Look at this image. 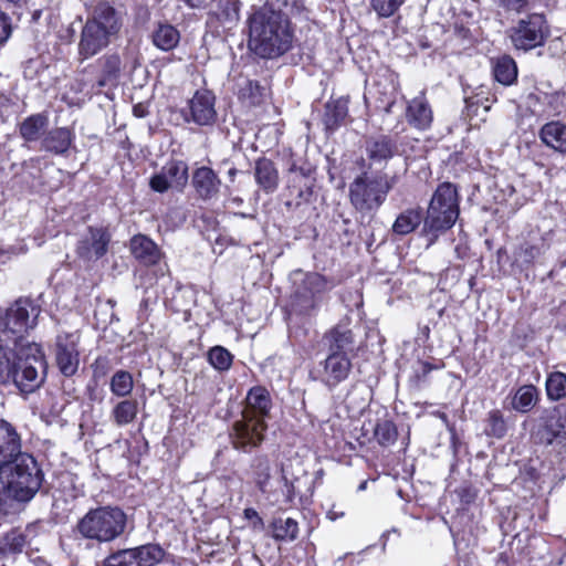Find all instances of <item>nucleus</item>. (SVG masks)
Instances as JSON below:
<instances>
[{
	"instance_id": "18",
	"label": "nucleus",
	"mask_w": 566,
	"mask_h": 566,
	"mask_svg": "<svg viewBox=\"0 0 566 566\" xmlns=\"http://www.w3.org/2000/svg\"><path fill=\"white\" fill-rule=\"evenodd\" d=\"M354 338L349 328L337 325L326 332L322 337V346L328 354L348 355L353 349Z\"/></svg>"
},
{
	"instance_id": "48",
	"label": "nucleus",
	"mask_w": 566,
	"mask_h": 566,
	"mask_svg": "<svg viewBox=\"0 0 566 566\" xmlns=\"http://www.w3.org/2000/svg\"><path fill=\"white\" fill-rule=\"evenodd\" d=\"M11 34V24L9 18L0 13V44L4 43Z\"/></svg>"
},
{
	"instance_id": "19",
	"label": "nucleus",
	"mask_w": 566,
	"mask_h": 566,
	"mask_svg": "<svg viewBox=\"0 0 566 566\" xmlns=\"http://www.w3.org/2000/svg\"><path fill=\"white\" fill-rule=\"evenodd\" d=\"M129 249L134 258L144 265H155L161 259L158 245L147 235L136 234L130 239Z\"/></svg>"
},
{
	"instance_id": "43",
	"label": "nucleus",
	"mask_w": 566,
	"mask_h": 566,
	"mask_svg": "<svg viewBox=\"0 0 566 566\" xmlns=\"http://www.w3.org/2000/svg\"><path fill=\"white\" fill-rule=\"evenodd\" d=\"M208 360L214 369L226 371L230 369L233 356L227 348L214 346L208 352Z\"/></svg>"
},
{
	"instance_id": "51",
	"label": "nucleus",
	"mask_w": 566,
	"mask_h": 566,
	"mask_svg": "<svg viewBox=\"0 0 566 566\" xmlns=\"http://www.w3.org/2000/svg\"><path fill=\"white\" fill-rule=\"evenodd\" d=\"M244 516L248 520L255 518L259 523H261V517L259 516L258 512L254 509H251V507L245 509L244 510Z\"/></svg>"
},
{
	"instance_id": "33",
	"label": "nucleus",
	"mask_w": 566,
	"mask_h": 566,
	"mask_svg": "<svg viewBox=\"0 0 566 566\" xmlns=\"http://www.w3.org/2000/svg\"><path fill=\"white\" fill-rule=\"evenodd\" d=\"M298 524L291 517H277L272 522V535L281 542H292L297 537Z\"/></svg>"
},
{
	"instance_id": "36",
	"label": "nucleus",
	"mask_w": 566,
	"mask_h": 566,
	"mask_svg": "<svg viewBox=\"0 0 566 566\" xmlns=\"http://www.w3.org/2000/svg\"><path fill=\"white\" fill-rule=\"evenodd\" d=\"M138 566H154L165 556L164 549L157 544H146L134 547Z\"/></svg>"
},
{
	"instance_id": "8",
	"label": "nucleus",
	"mask_w": 566,
	"mask_h": 566,
	"mask_svg": "<svg viewBox=\"0 0 566 566\" xmlns=\"http://www.w3.org/2000/svg\"><path fill=\"white\" fill-rule=\"evenodd\" d=\"M189 180L188 165L181 159H170L150 180V188L159 193L169 189L182 192Z\"/></svg>"
},
{
	"instance_id": "40",
	"label": "nucleus",
	"mask_w": 566,
	"mask_h": 566,
	"mask_svg": "<svg viewBox=\"0 0 566 566\" xmlns=\"http://www.w3.org/2000/svg\"><path fill=\"white\" fill-rule=\"evenodd\" d=\"M537 398V389L533 385L522 386L514 395V409L526 412L533 408Z\"/></svg>"
},
{
	"instance_id": "58",
	"label": "nucleus",
	"mask_w": 566,
	"mask_h": 566,
	"mask_svg": "<svg viewBox=\"0 0 566 566\" xmlns=\"http://www.w3.org/2000/svg\"><path fill=\"white\" fill-rule=\"evenodd\" d=\"M437 417L442 421V422H448V417L444 412H438L437 413Z\"/></svg>"
},
{
	"instance_id": "22",
	"label": "nucleus",
	"mask_w": 566,
	"mask_h": 566,
	"mask_svg": "<svg viewBox=\"0 0 566 566\" xmlns=\"http://www.w3.org/2000/svg\"><path fill=\"white\" fill-rule=\"evenodd\" d=\"M49 117L44 113L28 116L19 125V134L25 143H35L44 137Z\"/></svg>"
},
{
	"instance_id": "45",
	"label": "nucleus",
	"mask_w": 566,
	"mask_h": 566,
	"mask_svg": "<svg viewBox=\"0 0 566 566\" xmlns=\"http://www.w3.org/2000/svg\"><path fill=\"white\" fill-rule=\"evenodd\" d=\"M24 545V537L17 531H11L0 538V555L21 552Z\"/></svg>"
},
{
	"instance_id": "23",
	"label": "nucleus",
	"mask_w": 566,
	"mask_h": 566,
	"mask_svg": "<svg viewBox=\"0 0 566 566\" xmlns=\"http://www.w3.org/2000/svg\"><path fill=\"white\" fill-rule=\"evenodd\" d=\"M539 138L547 147L558 151L560 154H566V124L553 120L546 123L539 129Z\"/></svg>"
},
{
	"instance_id": "16",
	"label": "nucleus",
	"mask_w": 566,
	"mask_h": 566,
	"mask_svg": "<svg viewBox=\"0 0 566 566\" xmlns=\"http://www.w3.org/2000/svg\"><path fill=\"white\" fill-rule=\"evenodd\" d=\"M365 150L370 165H381L398 154V145L392 136L378 135L366 140Z\"/></svg>"
},
{
	"instance_id": "37",
	"label": "nucleus",
	"mask_w": 566,
	"mask_h": 566,
	"mask_svg": "<svg viewBox=\"0 0 566 566\" xmlns=\"http://www.w3.org/2000/svg\"><path fill=\"white\" fill-rule=\"evenodd\" d=\"M264 87L258 81L245 80L239 87L238 96L248 105L255 106L262 103Z\"/></svg>"
},
{
	"instance_id": "10",
	"label": "nucleus",
	"mask_w": 566,
	"mask_h": 566,
	"mask_svg": "<svg viewBox=\"0 0 566 566\" xmlns=\"http://www.w3.org/2000/svg\"><path fill=\"white\" fill-rule=\"evenodd\" d=\"M111 234L106 229L90 227L87 234L78 241L76 253L86 261L98 260L106 254Z\"/></svg>"
},
{
	"instance_id": "61",
	"label": "nucleus",
	"mask_w": 566,
	"mask_h": 566,
	"mask_svg": "<svg viewBox=\"0 0 566 566\" xmlns=\"http://www.w3.org/2000/svg\"><path fill=\"white\" fill-rule=\"evenodd\" d=\"M0 424L7 426V424H9V423H8L7 421H4V420H1V421H0Z\"/></svg>"
},
{
	"instance_id": "26",
	"label": "nucleus",
	"mask_w": 566,
	"mask_h": 566,
	"mask_svg": "<svg viewBox=\"0 0 566 566\" xmlns=\"http://www.w3.org/2000/svg\"><path fill=\"white\" fill-rule=\"evenodd\" d=\"M259 427H230L228 432L235 449H248L256 447L263 439Z\"/></svg>"
},
{
	"instance_id": "54",
	"label": "nucleus",
	"mask_w": 566,
	"mask_h": 566,
	"mask_svg": "<svg viewBox=\"0 0 566 566\" xmlns=\"http://www.w3.org/2000/svg\"><path fill=\"white\" fill-rule=\"evenodd\" d=\"M432 370V366L428 363H421V373L427 376Z\"/></svg>"
},
{
	"instance_id": "2",
	"label": "nucleus",
	"mask_w": 566,
	"mask_h": 566,
	"mask_svg": "<svg viewBox=\"0 0 566 566\" xmlns=\"http://www.w3.org/2000/svg\"><path fill=\"white\" fill-rule=\"evenodd\" d=\"M248 27L249 48L262 59H276L292 46L291 22L282 12L259 8L249 17Z\"/></svg>"
},
{
	"instance_id": "24",
	"label": "nucleus",
	"mask_w": 566,
	"mask_h": 566,
	"mask_svg": "<svg viewBox=\"0 0 566 566\" xmlns=\"http://www.w3.org/2000/svg\"><path fill=\"white\" fill-rule=\"evenodd\" d=\"M86 21H94L111 38L120 29V20L116 10L107 2L98 3L92 18Z\"/></svg>"
},
{
	"instance_id": "46",
	"label": "nucleus",
	"mask_w": 566,
	"mask_h": 566,
	"mask_svg": "<svg viewBox=\"0 0 566 566\" xmlns=\"http://www.w3.org/2000/svg\"><path fill=\"white\" fill-rule=\"evenodd\" d=\"M370 8L377 13L379 18L392 17L405 0H368Z\"/></svg>"
},
{
	"instance_id": "20",
	"label": "nucleus",
	"mask_w": 566,
	"mask_h": 566,
	"mask_svg": "<svg viewBox=\"0 0 566 566\" xmlns=\"http://www.w3.org/2000/svg\"><path fill=\"white\" fill-rule=\"evenodd\" d=\"M75 138L74 130L69 127H56L44 134L41 149L54 155H64Z\"/></svg>"
},
{
	"instance_id": "39",
	"label": "nucleus",
	"mask_w": 566,
	"mask_h": 566,
	"mask_svg": "<svg viewBox=\"0 0 566 566\" xmlns=\"http://www.w3.org/2000/svg\"><path fill=\"white\" fill-rule=\"evenodd\" d=\"M262 8H269L270 11L282 12L285 17L289 14H301L305 8V0H266Z\"/></svg>"
},
{
	"instance_id": "3",
	"label": "nucleus",
	"mask_w": 566,
	"mask_h": 566,
	"mask_svg": "<svg viewBox=\"0 0 566 566\" xmlns=\"http://www.w3.org/2000/svg\"><path fill=\"white\" fill-rule=\"evenodd\" d=\"M127 516L117 506H101L90 510L76 525L77 532L87 539L109 543L118 538L126 528Z\"/></svg>"
},
{
	"instance_id": "31",
	"label": "nucleus",
	"mask_w": 566,
	"mask_h": 566,
	"mask_svg": "<svg viewBox=\"0 0 566 566\" xmlns=\"http://www.w3.org/2000/svg\"><path fill=\"white\" fill-rule=\"evenodd\" d=\"M102 67V74L98 80V86L104 87L108 84L115 83L120 73V57L116 53L106 54L98 59Z\"/></svg>"
},
{
	"instance_id": "62",
	"label": "nucleus",
	"mask_w": 566,
	"mask_h": 566,
	"mask_svg": "<svg viewBox=\"0 0 566 566\" xmlns=\"http://www.w3.org/2000/svg\"><path fill=\"white\" fill-rule=\"evenodd\" d=\"M234 424L240 426L243 424L241 421H237Z\"/></svg>"
},
{
	"instance_id": "52",
	"label": "nucleus",
	"mask_w": 566,
	"mask_h": 566,
	"mask_svg": "<svg viewBox=\"0 0 566 566\" xmlns=\"http://www.w3.org/2000/svg\"><path fill=\"white\" fill-rule=\"evenodd\" d=\"M291 172H297L300 174L302 177H306L310 172H311V169H304V168H297L295 165H293L290 169Z\"/></svg>"
},
{
	"instance_id": "4",
	"label": "nucleus",
	"mask_w": 566,
	"mask_h": 566,
	"mask_svg": "<svg viewBox=\"0 0 566 566\" xmlns=\"http://www.w3.org/2000/svg\"><path fill=\"white\" fill-rule=\"evenodd\" d=\"M395 184L396 177H389L387 174L369 176L364 171L349 185L350 203L360 214H373L386 201Z\"/></svg>"
},
{
	"instance_id": "30",
	"label": "nucleus",
	"mask_w": 566,
	"mask_h": 566,
	"mask_svg": "<svg viewBox=\"0 0 566 566\" xmlns=\"http://www.w3.org/2000/svg\"><path fill=\"white\" fill-rule=\"evenodd\" d=\"M494 78L503 84L511 85L517 77V66L515 61L509 55H502L493 61Z\"/></svg>"
},
{
	"instance_id": "15",
	"label": "nucleus",
	"mask_w": 566,
	"mask_h": 566,
	"mask_svg": "<svg viewBox=\"0 0 566 566\" xmlns=\"http://www.w3.org/2000/svg\"><path fill=\"white\" fill-rule=\"evenodd\" d=\"M406 120L412 128L418 130H427L431 127L433 111L423 92L408 102Z\"/></svg>"
},
{
	"instance_id": "6",
	"label": "nucleus",
	"mask_w": 566,
	"mask_h": 566,
	"mask_svg": "<svg viewBox=\"0 0 566 566\" xmlns=\"http://www.w3.org/2000/svg\"><path fill=\"white\" fill-rule=\"evenodd\" d=\"M513 46L528 51L542 45L547 36L546 20L543 14L533 13L517 21L509 30Z\"/></svg>"
},
{
	"instance_id": "29",
	"label": "nucleus",
	"mask_w": 566,
	"mask_h": 566,
	"mask_svg": "<svg viewBox=\"0 0 566 566\" xmlns=\"http://www.w3.org/2000/svg\"><path fill=\"white\" fill-rule=\"evenodd\" d=\"M422 220L423 216L421 209H407L396 218L392 224V232L397 235H407L415 231Z\"/></svg>"
},
{
	"instance_id": "49",
	"label": "nucleus",
	"mask_w": 566,
	"mask_h": 566,
	"mask_svg": "<svg viewBox=\"0 0 566 566\" xmlns=\"http://www.w3.org/2000/svg\"><path fill=\"white\" fill-rule=\"evenodd\" d=\"M520 255L525 262H532L538 255V249L534 245L522 247Z\"/></svg>"
},
{
	"instance_id": "56",
	"label": "nucleus",
	"mask_w": 566,
	"mask_h": 566,
	"mask_svg": "<svg viewBox=\"0 0 566 566\" xmlns=\"http://www.w3.org/2000/svg\"><path fill=\"white\" fill-rule=\"evenodd\" d=\"M238 174V170L235 168H230L228 171V176L231 180L234 179L235 175Z\"/></svg>"
},
{
	"instance_id": "14",
	"label": "nucleus",
	"mask_w": 566,
	"mask_h": 566,
	"mask_svg": "<svg viewBox=\"0 0 566 566\" xmlns=\"http://www.w3.org/2000/svg\"><path fill=\"white\" fill-rule=\"evenodd\" d=\"M327 289L325 279L318 273L307 274L303 281V290L295 293V305L301 313H308L316 307L315 296Z\"/></svg>"
},
{
	"instance_id": "12",
	"label": "nucleus",
	"mask_w": 566,
	"mask_h": 566,
	"mask_svg": "<svg viewBox=\"0 0 566 566\" xmlns=\"http://www.w3.org/2000/svg\"><path fill=\"white\" fill-rule=\"evenodd\" d=\"M321 365L323 369L319 371V378L329 388H334L344 381L352 369L348 355L328 354Z\"/></svg>"
},
{
	"instance_id": "13",
	"label": "nucleus",
	"mask_w": 566,
	"mask_h": 566,
	"mask_svg": "<svg viewBox=\"0 0 566 566\" xmlns=\"http://www.w3.org/2000/svg\"><path fill=\"white\" fill-rule=\"evenodd\" d=\"M191 185L197 197L207 201L219 195L221 179L211 167L200 166L192 171Z\"/></svg>"
},
{
	"instance_id": "50",
	"label": "nucleus",
	"mask_w": 566,
	"mask_h": 566,
	"mask_svg": "<svg viewBox=\"0 0 566 566\" xmlns=\"http://www.w3.org/2000/svg\"><path fill=\"white\" fill-rule=\"evenodd\" d=\"M541 93L542 92H535V93H530L527 95V105L532 109L533 114H534V105H536V107L542 106V99L538 98V95H541Z\"/></svg>"
},
{
	"instance_id": "57",
	"label": "nucleus",
	"mask_w": 566,
	"mask_h": 566,
	"mask_svg": "<svg viewBox=\"0 0 566 566\" xmlns=\"http://www.w3.org/2000/svg\"><path fill=\"white\" fill-rule=\"evenodd\" d=\"M230 201L237 206H240L243 202V200L240 197L230 198Z\"/></svg>"
},
{
	"instance_id": "55",
	"label": "nucleus",
	"mask_w": 566,
	"mask_h": 566,
	"mask_svg": "<svg viewBox=\"0 0 566 566\" xmlns=\"http://www.w3.org/2000/svg\"><path fill=\"white\" fill-rule=\"evenodd\" d=\"M543 428H544V430H545V433H544V434L549 436V438L547 439V442H548V443H552V442H553V438H555V437H556V434H554L553 432H551V431L548 430V429H549V427H543Z\"/></svg>"
},
{
	"instance_id": "44",
	"label": "nucleus",
	"mask_w": 566,
	"mask_h": 566,
	"mask_svg": "<svg viewBox=\"0 0 566 566\" xmlns=\"http://www.w3.org/2000/svg\"><path fill=\"white\" fill-rule=\"evenodd\" d=\"M99 566H138L135 548L119 549L108 555Z\"/></svg>"
},
{
	"instance_id": "63",
	"label": "nucleus",
	"mask_w": 566,
	"mask_h": 566,
	"mask_svg": "<svg viewBox=\"0 0 566 566\" xmlns=\"http://www.w3.org/2000/svg\"><path fill=\"white\" fill-rule=\"evenodd\" d=\"M259 421H260V422H262V423H261L262 426H265V422H263L264 420H259Z\"/></svg>"
},
{
	"instance_id": "42",
	"label": "nucleus",
	"mask_w": 566,
	"mask_h": 566,
	"mask_svg": "<svg viewBox=\"0 0 566 566\" xmlns=\"http://www.w3.org/2000/svg\"><path fill=\"white\" fill-rule=\"evenodd\" d=\"M218 19L224 24H235L240 18V0H221L219 2Z\"/></svg>"
},
{
	"instance_id": "1",
	"label": "nucleus",
	"mask_w": 566,
	"mask_h": 566,
	"mask_svg": "<svg viewBox=\"0 0 566 566\" xmlns=\"http://www.w3.org/2000/svg\"><path fill=\"white\" fill-rule=\"evenodd\" d=\"M42 482L43 472L28 453L0 464V511L4 514L15 512L21 503L34 497Z\"/></svg>"
},
{
	"instance_id": "41",
	"label": "nucleus",
	"mask_w": 566,
	"mask_h": 566,
	"mask_svg": "<svg viewBox=\"0 0 566 566\" xmlns=\"http://www.w3.org/2000/svg\"><path fill=\"white\" fill-rule=\"evenodd\" d=\"M546 392L548 398L559 400L566 397V374L554 371L546 379Z\"/></svg>"
},
{
	"instance_id": "21",
	"label": "nucleus",
	"mask_w": 566,
	"mask_h": 566,
	"mask_svg": "<svg viewBox=\"0 0 566 566\" xmlns=\"http://www.w3.org/2000/svg\"><path fill=\"white\" fill-rule=\"evenodd\" d=\"M254 178L256 185L266 193L274 192L279 187V171L269 158L262 157L255 161Z\"/></svg>"
},
{
	"instance_id": "47",
	"label": "nucleus",
	"mask_w": 566,
	"mask_h": 566,
	"mask_svg": "<svg viewBox=\"0 0 566 566\" xmlns=\"http://www.w3.org/2000/svg\"><path fill=\"white\" fill-rule=\"evenodd\" d=\"M493 4L506 13H521L526 9L528 0H492Z\"/></svg>"
},
{
	"instance_id": "17",
	"label": "nucleus",
	"mask_w": 566,
	"mask_h": 566,
	"mask_svg": "<svg viewBox=\"0 0 566 566\" xmlns=\"http://www.w3.org/2000/svg\"><path fill=\"white\" fill-rule=\"evenodd\" d=\"M245 415L250 419L266 420L270 419L272 409V399L269 390L263 386L252 387L245 397Z\"/></svg>"
},
{
	"instance_id": "35",
	"label": "nucleus",
	"mask_w": 566,
	"mask_h": 566,
	"mask_svg": "<svg viewBox=\"0 0 566 566\" xmlns=\"http://www.w3.org/2000/svg\"><path fill=\"white\" fill-rule=\"evenodd\" d=\"M111 392L116 397H127L134 389V379L129 371L117 370L111 378L109 381Z\"/></svg>"
},
{
	"instance_id": "5",
	"label": "nucleus",
	"mask_w": 566,
	"mask_h": 566,
	"mask_svg": "<svg viewBox=\"0 0 566 566\" xmlns=\"http://www.w3.org/2000/svg\"><path fill=\"white\" fill-rule=\"evenodd\" d=\"M459 217L458 190L451 182H443L436 189L423 218V232L434 238L449 230Z\"/></svg>"
},
{
	"instance_id": "59",
	"label": "nucleus",
	"mask_w": 566,
	"mask_h": 566,
	"mask_svg": "<svg viewBox=\"0 0 566 566\" xmlns=\"http://www.w3.org/2000/svg\"><path fill=\"white\" fill-rule=\"evenodd\" d=\"M367 489V481H363L359 485H358V491H365Z\"/></svg>"
},
{
	"instance_id": "60",
	"label": "nucleus",
	"mask_w": 566,
	"mask_h": 566,
	"mask_svg": "<svg viewBox=\"0 0 566 566\" xmlns=\"http://www.w3.org/2000/svg\"><path fill=\"white\" fill-rule=\"evenodd\" d=\"M268 471H269V468L266 467V468H265V479H268V478H269V472H268Z\"/></svg>"
},
{
	"instance_id": "28",
	"label": "nucleus",
	"mask_w": 566,
	"mask_h": 566,
	"mask_svg": "<svg viewBox=\"0 0 566 566\" xmlns=\"http://www.w3.org/2000/svg\"><path fill=\"white\" fill-rule=\"evenodd\" d=\"M542 106L534 105V114L558 116L566 109L565 94L562 92L541 93Z\"/></svg>"
},
{
	"instance_id": "32",
	"label": "nucleus",
	"mask_w": 566,
	"mask_h": 566,
	"mask_svg": "<svg viewBox=\"0 0 566 566\" xmlns=\"http://www.w3.org/2000/svg\"><path fill=\"white\" fill-rule=\"evenodd\" d=\"M180 40L179 31L171 24H159L153 33V43L163 51H170Z\"/></svg>"
},
{
	"instance_id": "27",
	"label": "nucleus",
	"mask_w": 566,
	"mask_h": 566,
	"mask_svg": "<svg viewBox=\"0 0 566 566\" xmlns=\"http://www.w3.org/2000/svg\"><path fill=\"white\" fill-rule=\"evenodd\" d=\"M20 436L15 432L14 427H0V464L10 461L20 451Z\"/></svg>"
},
{
	"instance_id": "7",
	"label": "nucleus",
	"mask_w": 566,
	"mask_h": 566,
	"mask_svg": "<svg viewBox=\"0 0 566 566\" xmlns=\"http://www.w3.org/2000/svg\"><path fill=\"white\" fill-rule=\"evenodd\" d=\"M186 123L198 126H213L218 118L216 96L209 90H197L181 109Z\"/></svg>"
},
{
	"instance_id": "11",
	"label": "nucleus",
	"mask_w": 566,
	"mask_h": 566,
	"mask_svg": "<svg viewBox=\"0 0 566 566\" xmlns=\"http://www.w3.org/2000/svg\"><path fill=\"white\" fill-rule=\"evenodd\" d=\"M111 42V36L94 21H86L78 42V55L82 60L93 57Z\"/></svg>"
},
{
	"instance_id": "53",
	"label": "nucleus",
	"mask_w": 566,
	"mask_h": 566,
	"mask_svg": "<svg viewBox=\"0 0 566 566\" xmlns=\"http://www.w3.org/2000/svg\"><path fill=\"white\" fill-rule=\"evenodd\" d=\"M133 111H134V115L136 117H144L145 116V109H144L143 105H140V104L139 105H135Z\"/></svg>"
},
{
	"instance_id": "34",
	"label": "nucleus",
	"mask_w": 566,
	"mask_h": 566,
	"mask_svg": "<svg viewBox=\"0 0 566 566\" xmlns=\"http://www.w3.org/2000/svg\"><path fill=\"white\" fill-rule=\"evenodd\" d=\"M348 114L347 102L344 99H336L327 103L324 123L327 129H335L346 118Z\"/></svg>"
},
{
	"instance_id": "9",
	"label": "nucleus",
	"mask_w": 566,
	"mask_h": 566,
	"mask_svg": "<svg viewBox=\"0 0 566 566\" xmlns=\"http://www.w3.org/2000/svg\"><path fill=\"white\" fill-rule=\"evenodd\" d=\"M78 338L80 337L76 333H64L56 337V364L60 371L66 377L73 376L78 369Z\"/></svg>"
},
{
	"instance_id": "38",
	"label": "nucleus",
	"mask_w": 566,
	"mask_h": 566,
	"mask_svg": "<svg viewBox=\"0 0 566 566\" xmlns=\"http://www.w3.org/2000/svg\"><path fill=\"white\" fill-rule=\"evenodd\" d=\"M138 402L133 399H125L118 402L113 409V416L118 424H127L136 420Z\"/></svg>"
},
{
	"instance_id": "25",
	"label": "nucleus",
	"mask_w": 566,
	"mask_h": 566,
	"mask_svg": "<svg viewBox=\"0 0 566 566\" xmlns=\"http://www.w3.org/2000/svg\"><path fill=\"white\" fill-rule=\"evenodd\" d=\"M396 427H355V437L360 444L368 443L371 438L379 444L388 446L397 438Z\"/></svg>"
}]
</instances>
